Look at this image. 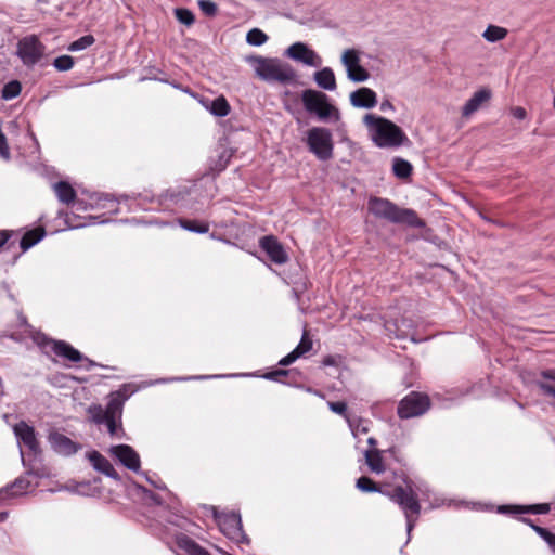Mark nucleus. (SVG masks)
Returning a JSON list of instances; mask_svg holds the SVG:
<instances>
[{
    "label": "nucleus",
    "mask_w": 555,
    "mask_h": 555,
    "mask_svg": "<svg viewBox=\"0 0 555 555\" xmlns=\"http://www.w3.org/2000/svg\"><path fill=\"white\" fill-rule=\"evenodd\" d=\"M363 124L373 143L380 149H396L409 142L404 131L385 117L366 114Z\"/></svg>",
    "instance_id": "nucleus-1"
},
{
    "label": "nucleus",
    "mask_w": 555,
    "mask_h": 555,
    "mask_svg": "<svg viewBox=\"0 0 555 555\" xmlns=\"http://www.w3.org/2000/svg\"><path fill=\"white\" fill-rule=\"evenodd\" d=\"M367 210L375 218L391 223L408 224L414 228L424 227V222L414 210L401 208L388 198L371 196L367 202Z\"/></svg>",
    "instance_id": "nucleus-2"
},
{
    "label": "nucleus",
    "mask_w": 555,
    "mask_h": 555,
    "mask_svg": "<svg viewBox=\"0 0 555 555\" xmlns=\"http://www.w3.org/2000/svg\"><path fill=\"white\" fill-rule=\"evenodd\" d=\"M246 62L254 68L256 76L268 82L287 85L295 81L297 75L294 68L280 59L250 55Z\"/></svg>",
    "instance_id": "nucleus-3"
},
{
    "label": "nucleus",
    "mask_w": 555,
    "mask_h": 555,
    "mask_svg": "<svg viewBox=\"0 0 555 555\" xmlns=\"http://www.w3.org/2000/svg\"><path fill=\"white\" fill-rule=\"evenodd\" d=\"M22 462L26 472L23 476L16 478L12 483L7 486L5 488L0 489V501L8 499L10 496H17L25 494L28 489L37 486V482L34 483L31 478L41 479L48 476L46 468L42 465L26 463L23 452Z\"/></svg>",
    "instance_id": "nucleus-4"
},
{
    "label": "nucleus",
    "mask_w": 555,
    "mask_h": 555,
    "mask_svg": "<svg viewBox=\"0 0 555 555\" xmlns=\"http://www.w3.org/2000/svg\"><path fill=\"white\" fill-rule=\"evenodd\" d=\"M386 495L403 511L408 530L411 531L421 514L417 494L410 485H406V487L397 486L391 491H386Z\"/></svg>",
    "instance_id": "nucleus-5"
},
{
    "label": "nucleus",
    "mask_w": 555,
    "mask_h": 555,
    "mask_svg": "<svg viewBox=\"0 0 555 555\" xmlns=\"http://www.w3.org/2000/svg\"><path fill=\"white\" fill-rule=\"evenodd\" d=\"M301 102L305 109L310 114H315L322 121L333 118L339 120V111L331 103L325 93L312 89L302 91Z\"/></svg>",
    "instance_id": "nucleus-6"
},
{
    "label": "nucleus",
    "mask_w": 555,
    "mask_h": 555,
    "mask_svg": "<svg viewBox=\"0 0 555 555\" xmlns=\"http://www.w3.org/2000/svg\"><path fill=\"white\" fill-rule=\"evenodd\" d=\"M307 145L309 151L320 160H328L333 157L332 132L324 127H313L307 132Z\"/></svg>",
    "instance_id": "nucleus-7"
},
{
    "label": "nucleus",
    "mask_w": 555,
    "mask_h": 555,
    "mask_svg": "<svg viewBox=\"0 0 555 555\" xmlns=\"http://www.w3.org/2000/svg\"><path fill=\"white\" fill-rule=\"evenodd\" d=\"M430 408V399L426 393L411 391L398 404L397 413L402 420L418 417Z\"/></svg>",
    "instance_id": "nucleus-8"
},
{
    "label": "nucleus",
    "mask_w": 555,
    "mask_h": 555,
    "mask_svg": "<svg viewBox=\"0 0 555 555\" xmlns=\"http://www.w3.org/2000/svg\"><path fill=\"white\" fill-rule=\"evenodd\" d=\"M215 519L221 532L230 540L236 543L248 542V538L243 530L241 515L235 512L218 514L214 513Z\"/></svg>",
    "instance_id": "nucleus-9"
},
{
    "label": "nucleus",
    "mask_w": 555,
    "mask_h": 555,
    "mask_svg": "<svg viewBox=\"0 0 555 555\" xmlns=\"http://www.w3.org/2000/svg\"><path fill=\"white\" fill-rule=\"evenodd\" d=\"M38 346L42 349L50 347L53 353L68 360L69 362L86 361L88 363L86 370H90L98 365L94 361L85 357L79 350L75 349L70 344L64 340H54L48 337H42L41 340H38Z\"/></svg>",
    "instance_id": "nucleus-10"
},
{
    "label": "nucleus",
    "mask_w": 555,
    "mask_h": 555,
    "mask_svg": "<svg viewBox=\"0 0 555 555\" xmlns=\"http://www.w3.org/2000/svg\"><path fill=\"white\" fill-rule=\"evenodd\" d=\"M190 194V191L184 189L177 190H167L164 194L158 197H154L150 194H138L134 196V199L139 201L140 205H145L147 203L154 204L157 203L158 207L162 209H169L171 205H180Z\"/></svg>",
    "instance_id": "nucleus-11"
},
{
    "label": "nucleus",
    "mask_w": 555,
    "mask_h": 555,
    "mask_svg": "<svg viewBox=\"0 0 555 555\" xmlns=\"http://www.w3.org/2000/svg\"><path fill=\"white\" fill-rule=\"evenodd\" d=\"M44 53V46L35 36L25 37L18 41L17 54L27 66L35 65Z\"/></svg>",
    "instance_id": "nucleus-12"
},
{
    "label": "nucleus",
    "mask_w": 555,
    "mask_h": 555,
    "mask_svg": "<svg viewBox=\"0 0 555 555\" xmlns=\"http://www.w3.org/2000/svg\"><path fill=\"white\" fill-rule=\"evenodd\" d=\"M341 62L347 69V76L351 81L362 82L369 79V72L361 66L359 53L354 49H348L343 53Z\"/></svg>",
    "instance_id": "nucleus-13"
},
{
    "label": "nucleus",
    "mask_w": 555,
    "mask_h": 555,
    "mask_svg": "<svg viewBox=\"0 0 555 555\" xmlns=\"http://www.w3.org/2000/svg\"><path fill=\"white\" fill-rule=\"evenodd\" d=\"M285 55L308 66L318 67L322 63L321 57L304 42L291 44L286 49Z\"/></svg>",
    "instance_id": "nucleus-14"
},
{
    "label": "nucleus",
    "mask_w": 555,
    "mask_h": 555,
    "mask_svg": "<svg viewBox=\"0 0 555 555\" xmlns=\"http://www.w3.org/2000/svg\"><path fill=\"white\" fill-rule=\"evenodd\" d=\"M112 456L116 457L125 467L139 472L141 467L140 456L137 451L128 444H117L109 449Z\"/></svg>",
    "instance_id": "nucleus-15"
},
{
    "label": "nucleus",
    "mask_w": 555,
    "mask_h": 555,
    "mask_svg": "<svg viewBox=\"0 0 555 555\" xmlns=\"http://www.w3.org/2000/svg\"><path fill=\"white\" fill-rule=\"evenodd\" d=\"M259 246L270 260L276 264H284L288 260V255L285 251L283 245L273 235H266L260 238Z\"/></svg>",
    "instance_id": "nucleus-16"
},
{
    "label": "nucleus",
    "mask_w": 555,
    "mask_h": 555,
    "mask_svg": "<svg viewBox=\"0 0 555 555\" xmlns=\"http://www.w3.org/2000/svg\"><path fill=\"white\" fill-rule=\"evenodd\" d=\"M14 434L20 442L29 449L35 455L39 454L40 446L36 437V431L33 426H29L26 422L21 421L14 425Z\"/></svg>",
    "instance_id": "nucleus-17"
},
{
    "label": "nucleus",
    "mask_w": 555,
    "mask_h": 555,
    "mask_svg": "<svg viewBox=\"0 0 555 555\" xmlns=\"http://www.w3.org/2000/svg\"><path fill=\"white\" fill-rule=\"evenodd\" d=\"M383 453H388L393 459L399 461L398 449L396 447H391L386 451H380L378 449L366 450L364 452V456L371 472L375 474H383L386 470V467L384 465Z\"/></svg>",
    "instance_id": "nucleus-18"
},
{
    "label": "nucleus",
    "mask_w": 555,
    "mask_h": 555,
    "mask_svg": "<svg viewBox=\"0 0 555 555\" xmlns=\"http://www.w3.org/2000/svg\"><path fill=\"white\" fill-rule=\"evenodd\" d=\"M48 440L51 444V448L56 453L62 455H73L80 449L78 443L74 442L70 438L57 431L50 433Z\"/></svg>",
    "instance_id": "nucleus-19"
},
{
    "label": "nucleus",
    "mask_w": 555,
    "mask_h": 555,
    "mask_svg": "<svg viewBox=\"0 0 555 555\" xmlns=\"http://www.w3.org/2000/svg\"><path fill=\"white\" fill-rule=\"evenodd\" d=\"M87 457L90 461L92 467L96 472L102 473L105 476H107L114 480H117V481L120 480V476L117 473V470L114 468L112 463L104 455H102L99 451L93 450V451L87 453Z\"/></svg>",
    "instance_id": "nucleus-20"
},
{
    "label": "nucleus",
    "mask_w": 555,
    "mask_h": 555,
    "mask_svg": "<svg viewBox=\"0 0 555 555\" xmlns=\"http://www.w3.org/2000/svg\"><path fill=\"white\" fill-rule=\"evenodd\" d=\"M492 98V91L489 88H481L464 104L462 117L468 118Z\"/></svg>",
    "instance_id": "nucleus-21"
},
{
    "label": "nucleus",
    "mask_w": 555,
    "mask_h": 555,
    "mask_svg": "<svg viewBox=\"0 0 555 555\" xmlns=\"http://www.w3.org/2000/svg\"><path fill=\"white\" fill-rule=\"evenodd\" d=\"M350 103L359 108H373L377 104V94L372 89L362 87L350 94Z\"/></svg>",
    "instance_id": "nucleus-22"
},
{
    "label": "nucleus",
    "mask_w": 555,
    "mask_h": 555,
    "mask_svg": "<svg viewBox=\"0 0 555 555\" xmlns=\"http://www.w3.org/2000/svg\"><path fill=\"white\" fill-rule=\"evenodd\" d=\"M202 103L214 116L217 117H225L231 111V106L223 95L214 100H204Z\"/></svg>",
    "instance_id": "nucleus-23"
},
{
    "label": "nucleus",
    "mask_w": 555,
    "mask_h": 555,
    "mask_svg": "<svg viewBox=\"0 0 555 555\" xmlns=\"http://www.w3.org/2000/svg\"><path fill=\"white\" fill-rule=\"evenodd\" d=\"M512 509L513 513L517 514H533V515H544L550 513L551 506L547 503H539V504H530V505H511V506H502L501 509Z\"/></svg>",
    "instance_id": "nucleus-24"
},
{
    "label": "nucleus",
    "mask_w": 555,
    "mask_h": 555,
    "mask_svg": "<svg viewBox=\"0 0 555 555\" xmlns=\"http://www.w3.org/2000/svg\"><path fill=\"white\" fill-rule=\"evenodd\" d=\"M314 81L320 88L324 90L333 91L336 89L335 74L330 67H324L315 72Z\"/></svg>",
    "instance_id": "nucleus-25"
},
{
    "label": "nucleus",
    "mask_w": 555,
    "mask_h": 555,
    "mask_svg": "<svg viewBox=\"0 0 555 555\" xmlns=\"http://www.w3.org/2000/svg\"><path fill=\"white\" fill-rule=\"evenodd\" d=\"M53 190L57 199L63 204L69 205L76 199V191L66 181H59L54 183Z\"/></svg>",
    "instance_id": "nucleus-26"
},
{
    "label": "nucleus",
    "mask_w": 555,
    "mask_h": 555,
    "mask_svg": "<svg viewBox=\"0 0 555 555\" xmlns=\"http://www.w3.org/2000/svg\"><path fill=\"white\" fill-rule=\"evenodd\" d=\"M46 235V231L42 228H37L34 230L27 231L20 241V247L22 251H26L37 243H39Z\"/></svg>",
    "instance_id": "nucleus-27"
},
{
    "label": "nucleus",
    "mask_w": 555,
    "mask_h": 555,
    "mask_svg": "<svg viewBox=\"0 0 555 555\" xmlns=\"http://www.w3.org/2000/svg\"><path fill=\"white\" fill-rule=\"evenodd\" d=\"M178 545L190 555H211L206 548L184 534L178 538Z\"/></svg>",
    "instance_id": "nucleus-28"
},
{
    "label": "nucleus",
    "mask_w": 555,
    "mask_h": 555,
    "mask_svg": "<svg viewBox=\"0 0 555 555\" xmlns=\"http://www.w3.org/2000/svg\"><path fill=\"white\" fill-rule=\"evenodd\" d=\"M178 222L181 228H183L184 230H188L190 232L204 234L209 231V224H208V222H205V221L180 218V219H178Z\"/></svg>",
    "instance_id": "nucleus-29"
},
{
    "label": "nucleus",
    "mask_w": 555,
    "mask_h": 555,
    "mask_svg": "<svg viewBox=\"0 0 555 555\" xmlns=\"http://www.w3.org/2000/svg\"><path fill=\"white\" fill-rule=\"evenodd\" d=\"M392 170L397 178L405 179L411 176L413 167L408 160L401 157H396L392 160Z\"/></svg>",
    "instance_id": "nucleus-30"
},
{
    "label": "nucleus",
    "mask_w": 555,
    "mask_h": 555,
    "mask_svg": "<svg viewBox=\"0 0 555 555\" xmlns=\"http://www.w3.org/2000/svg\"><path fill=\"white\" fill-rule=\"evenodd\" d=\"M508 31L506 28L489 25L482 34V37L489 42H498L503 40L507 36Z\"/></svg>",
    "instance_id": "nucleus-31"
},
{
    "label": "nucleus",
    "mask_w": 555,
    "mask_h": 555,
    "mask_svg": "<svg viewBox=\"0 0 555 555\" xmlns=\"http://www.w3.org/2000/svg\"><path fill=\"white\" fill-rule=\"evenodd\" d=\"M356 487L361 492H379L386 495V491H383L370 477L362 476L357 479Z\"/></svg>",
    "instance_id": "nucleus-32"
},
{
    "label": "nucleus",
    "mask_w": 555,
    "mask_h": 555,
    "mask_svg": "<svg viewBox=\"0 0 555 555\" xmlns=\"http://www.w3.org/2000/svg\"><path fill=\"white\" fill-rule=\"evenodd\" d=\"M124 403L120 399H116L109 395V400L106 408L104 409L107 417H121Z\"/></svg>",
    "instance_id": "nucleus-33"
},
{
    "label": "nucleus",
    "mask_w": 555,
    "mask_h": 555,
    "mask_svg": "<svg viewBox=\"0 0 555 555\" xmlns=\"http://www.w3.org/2000/svg\"><path fill=\"white\" fill-rule=\"evenodd\" d=\"M268 36L259 28L250 29L246 35V41L250 46L259 47L267 42Z\"/></svg>",
    "instance_id": "nucleus-34"
},
{
    "label": "nucleus",
    "mask_w": 555,
    "mask_h": 555,
    "mask_svg": "<svg viewBox=\"0 0 555 555\" xmlns=\"http://www.w3.org/2000/svg\"><path fill=\"white\" fill-rule=\"evenodd\" d=\"M21 90H22V86H21L20 81L12 80V81L8 82L7 85H4V87L2 88L1 98L7 101L12 100L21 93Z\"/></svg>",
    "instance_id": "nucleus-35"
},
{
    "label": "nucleus",
    "mask_w": 555,
    "mask_h": 555,
    "mask_svg": "<svg viewBox=\"0 0 555 555\" xmlns=\"http://www.w3.org/2000/svg\"><path fill=\"white\" fill-rule=\"evenodd\" d=\"M293 374V370H286V369H278L270 372H267L263 375V378L285 385H291V382H286L283 378L287 377Z\"/></svg>",
    "instance_id": "nucleus-36"
},
{
    "label": "nucleus",
    "mask_w": 555,
    "mask_h": 555,
    "mask_svg": "<svg viewBox=\"0 0 555 555\" xmlns=\"http://www.w3.org/2000/svg\"><path fill=\"white\" fill-rule=\"evenodd\" d=\"M88 413L90 415L91 421L96 425L104 424V422L107 418L105 410L100 404L90 405L88 409Z\"/></svg>",
    "instance_id": "nucleus-37"
},
{
    "label": "nucleus",
    "mask_w": 555,
    "mask_h": 555,
    "mask_svg": "<svg viewBox=\"0 0 555 555\" xmlns=\"http://www.w3.org/2000/svg\"><path fill=\"white\" fill-rule=\"evenodd\" d=\"M94 41H95V39L92 35H85V36L80 37L79 39L73 41L69 44L68 50L72 52L81 51V50H85V49L89 48L90 46H92L94 43Z\"/></svg>",
    "instance_id": "nucleus-38"
},
{
    "label": "nucleus",
    "mask_w": 555,
    "mask_h": 555,
    "mask_svg": "<svg viewBox=\"0 0 555 555\" xmlns=\"http://www.w3.org/2000/svg\"><path fill=\"white\" fill-rule=\"evenodd\" d=\"M313 343L309 336V332L304 330L301 339L297 347L294 349L300 357H305L312 349Z\"/></svg>",
    "instance_id": "nucleus-39"
},
{
    "label": "nucleus",
    "mask_w": 555,
    "mask_h": 555,
    "mask_svg": "<svg viewBox=\"0 0 555 555\" xmlns=\"http://www.w3.org/2000/svg\"><path fill=\"white\" fill-rule=\"evenodd\" d=\"M104 424L107 427V431L112 437H121L119 433L124 434L121 426V417H107Z\"/></svg>",
    "instance_id": "nucleus-40"
},
{
    "label": "nucleus",
    "mask_w": 555,
    "mask_h": 555,
    "mask_svg": "<svg viewBox=\"0 0 555 555\" xmlns=\"http://www.w3.org/2000/svg\"><path fill=\"white\" fill-rule=\"evenodd\" d=\"M175 16L181 24H184L186 26H191L195 22V16L193 12L185 8L176 9Z\"/></svg>",
    "instance_id": "nucleus-41"
},
{
    "label": "nucleus",
    "mask_w": 555,
    "mask_h": 555,
    "mask_svg": "<svg viewBox=\"0 0 555 555\" xmlns=\"http://www.w3.org/2000/svg\"><path fill=\"white\" fill-rule=\"evenodd\" d=\"M74 64V57L69 55H61L53 61L54 67L60 72H66L72 69Z\"/></svg>",
    "instance_id": "nucleus-42"
},
{
    "label": "nucleus",
    "mask_w": 555,
    "mask_h": 555,
    "mask_svg": "<svg viewBox=\"0 0 555 555\" xmlns=\"http://www.w3.org/2000/svg\"><path fill=\"white\" fill-rule=\"evenodd\" d=\"M534 532L541 537L548 545V547L555 553V534L546 528H534Z\"/></svg>",
    "instance_id": "nucleus-43"
},
{
    "label": "nucleus",
    "mask_w": 555,
    "mask_h": 555,
    "mask_svg": "<svg viewBox=\"0 0 555 555\" xmlns=\"http://www.w3.org/2000/svg\"><path fill=\"white\" fill-rule=\"evenodd\" d=\"M198 7L201 11L207 16H215L218 12V7L210 0H198Z\"/></svg>",
    "instance_id": "nucleus-44"
},
{
    "label": "nucleus",
    "mask_w": 555,
    "mask_h": 555,
    "mask_svg": "<svg viewBox=\"0 0 555 555\" xmlns=\"http://www.w3.org/2000/svg\"><path fill=\"white\" fill-rule=\"evenodd\" d=\"M327 406H328V409L332 412H334V413L345 417L349 422L346 402H343V401H336V402L328 401L327 402Z\"/></svg>",
    "instance_id": "nucleus-45"
},
{
    "label": "nucleus",
    "mask_w": 555,
    "mask_h": 555,
    "mask_svg": "<svg viewBox=\"0 0 555 555\" xmlns=\"http://www.w3.org/2000/svg\"><path fill=\"white\" fill-rule=\"evenodd\" d=\"M138 489L143 493L144 498L150 500L154 505L160 506L164 504L163 499L150 489L143 486H138Z\"/></svg>",
    "instance_id": "nucleus-46"
},
{
    "label": "nucleus",
    "mask_w": 555,
    "mask_h": 555,
    "mask_svg": "<svg viewBox=\"0 0 555 555\" xmlns=\"http://www.w3.org/2000/svg\"><path fill=\"white\" fill-rule=\"evenodd\" d=\"M133 391L131 390L130 385H122L118 390L111 393L116 399H120L125 404L126 400L130 397Z\"/></svg>",
    "instance_id": "nucleus-47"
},
{
    "label": "nucleus",
    "mask_w": 555,
    "mask_h": 555,
    "mask_svg": "<svg viewBox=\"0 0 555 555\" xmlns=\"http://www.w3.org/2000/svg\"><path fill=\"white\" fill-rule=\"evenodd\" d=\"M343 363V357L340 354H327L322 360L323 366H339Z\"/></svg>",
    "instance_id": "nucleus-48"
},
{
    "label": "nucleus",
    "mask_w": 555,
    "mask_h": 555,
    "mask_svg": "<svg viewBox=\"0 0 555 555\" xmlns=\"http://www.w3.org/2000/svg\"><path fill=\"white\" fill-rule=\"evenodd\" d=\"M348 423L354 436L358 434H366L369 431V426L365 421L360 420L357 425H353L350 421Z\"/></svg>",
    "instance_id": "nucleus-49"
},
{
    "label": "nucleus",
    "mask_w": 555,
    "mask_h": 555,
    "mask_svg": "<svg viewBox=\"0 0 555 555\" xmlns=\"http://www.w3.org/2000/svg\"><path fill=\"white\" fill-rule=\"evenodd\" d=\"M299 358H300V356L295 350H293L279 361V365L288 366Z\"/></svg>",
    "instance_id": "nucleus-50"
},
{
    "label": "nucleus",
    "mask_w": 555,
    "mask_h": 555,
    "mask_svg": "<svg viewBox=\"0 0 555 555\" xmlns=\"http://www.w3.org/2000/svg\"><path fill=\"white\" fill-rule=\"evenodd\" d=\"M299 358H300V356L295 350H293L279 361V365L288 366Z\"/></svg>",
    "instance_id": "nucleus-51"
},
{
    "label": "nucleus",
    "mask_w": 555,
    "mask_h": 555,
    "mask_svg": "<svg viewBox=\"0 0 555 555\" xmlns=\"http://www.w3.org/2000/svg\"><path fill=\"white\" fill-rule=\"evenodd\" d=\"M539 388L545 393L555 398V386L546 383H538Z\"/></svg>",
    "instance_id": "nucleus-52"
},
{
    "label": "nucleus",
    "mask_w": 555,
    "mask_h": 555,
    "mask_svg": "<svg viewBox=\"0 0 555 555\" xmlns=\"http://www.w3.org/2000/svg\"><path fill=\"white\" fill-rule=\"evenodd\" d=\"M511 113L518 120H524L527 117V112L521 106L513 107Z\"/></svg>",
    "instance_id": "nucleus-53"
},
{
    "label": "nucleus",
    "mask_w": 555,
    "mask_h": 555,
    "mask_svg": "<svg viewBox=\"0 0 555 555\" xmlns=\"http://www.w3.org/2000/svg\"><path fill=\"white\" fill-rule=\"evenodd\" d=\"M12 232L8 230L0 231V248L9 241Z\"/></svg>",
    "instance_id": "nucleus-54"
},
{
    "label": "nucleus",
    "mask_w": 555,
    "mask_h": 555,
    "mask_svg": "<svg viewBox=\"0 0 555 555\" xmlns=\"http://www.w3.org/2000/svg\"><path fill=\"white\" fill-rule=\"evenodd\" d=\"M541 376L545 379L555 380V369L542 371Z\"/></svg>",
    "instance_id": "nucleus-55"
},
{
    "label": "nucleus",
    "mask_w": 555,
    "mask_h": 555,
    "mask_svg": "<svg viewBox=\"0 0 555 555\" xmlns=\"http://www.w3.org/2000/svg\"><path fill=\"white\" fill-rule=\"evenodd\" d=\"M519 520L529 526L530 528H532L533 531L534 528H541L540 526L535 525L531 518L520 517Z\"/></svg>",
    "instance_id": "nucleus-56"
},
{
    "label": "nucleus",
    "mask_w": 555,
    "mask_h": 555,
    "mask_svg": "<svg viewBox=\"0 0 555 555\" xmlns=\"http://www.w3.org/2000/svg\"><path fill=\"white\" fill-rule=\"evenodd\" d=\"M393 106L392 104L389 102V101H384L382 104H380V109L383 112L387 111V109H392Z\"/></svg>",
    "instance_id": "nucleus-57"
},
{
    "label": "nucleus",
    "mask_w": 555,
    "mask_h": 555,
    "mask_svg": "<svg viewBox=\"0 0 555 555\" xmlns=\"http://www.w3.org/2000/svg\"><path fill=\"white\" fill-rule=\"evenodd\" d=\"M367 443L371 446V447H375L377 444V440L374 438V437H370L367 439Z\"/></svg>",
    "instance_id": "nucleus-58"
},
{
    "label": "nucleus",
    "mask_w": 555,
    "mask_h": 555,
    "mask_svg": "<svg viewBox=\"0 0 555 555\" xmlns=\"http://www.w3.org/2000/svg\"><path fill=\"white\" fill-rule=\"evenodd\" d=\"M153 487L157 488V489H162V490H165L166 489V486L164 482H160V483H153Z\"/></svg>",
    "instance_id": "nucleus-59"
},
{
    "label": "nucleus",
    "mask_w": 555,
    "mask_h": 555,
    "mask_svg": "<svg viewBox=\"0 0 555 555\" xmlns=\"http://www.w3.org/2000/svg\"><path fill=\"white\" fill-rule=\"evenodd\" d=\"M8 517V513L7 512H0V522L4 521Z\"/></svg>",
    "instance_id": "nucleus-60"
},
{
    "label": "nucleus",
    "mask_w": 555,
    "mask_h": 555,
    "mask_svg": "<svg viewBox=\"0 0 555 555\" xmlns=\"http://www.w3.org/2000/svg\"><path fill=\"white\" fill-rule=\"evenodd\" d=\"M146 480L153 486V483H156L153 479H150L149 477H146Z\"/></svg>",
    "instance_id": "nucleus-61"
},
{
    "label": "nucleus",
    "mask_w": 555,
    "mask_h": 555,
    "mask_svg": "<svg viewBox=\"0 0 555 555\" xmlns=\"http://www.w3.org/2000/svg\"><path fill=\"white\" fill-rule=\"evenodd\" d=\"M146 480L153 486V483H156L153 479H150L149 477H146Z\"/></svg>",
    "instance_id": "nucleus-62"
},
{
    "label": "nucleus",
    "mask_w": 555,
    "mask_h": 555,
    "mask_svg": "<svg viewBox=\"0 0 555 555\" xmlns=\"http://www.w3.org/2000/svg\"><path fill=\"white\" fill-rule=\"evenodd\" d=\"M293 374H295V375H300V372H294V371H293Z\"/></svg>",
    "instance_id": "nucleus-63"
},
{
    "label": "nucleus",
    "mask_w": 555,
    "mask_h": 555,
    "mask_svg": "<svg viewBox=\"0 0 555 555\" xmlns=\"http://www.w3.org/2000/svg\"><path fill=\"white\" fill-rule=\"evenodd\" d=\"M554 108H555V95H554Z\"/></svg>",
    "instance_id": "nucleus-64"
}]
</instances>
